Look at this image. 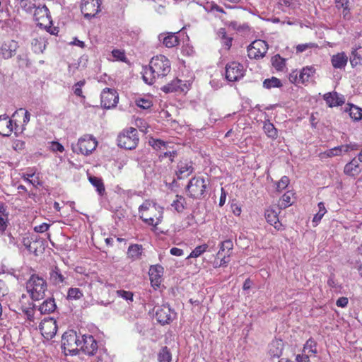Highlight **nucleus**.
Returning <instances> with one entry per match:
<instances>
[{
  "label": "nucleus",
  "mask_w": 362,
  "mask_h": 362,
  "mask_svg": "<svg viewBox=\"0 0 362 362\" xmlns=\"http://www.w3.org/2000/svg\"><path fill=\"white\" fill-rule=\"evenodd\" d=\"M272 64L277 71H283L286 67V60L279 54H276L272 58Z\"/></svg>",
  "instance_id": "obj_42"
},
{
  "label": "nucleus",
  "mask_w": 362,
  "mask_h": 362,
  "mask_svg": "<svg viewBox=\"0 0 362 362\" xmlns=\"http://www.w3.org/2000/svg\"><path fill=\"white\" fill-rule=\"evenodd\" d=\"M175 317V313L168 305H163L156 310L155 317L163 325L170 324Z\"/></svg>",
  "instance_id": "obj_16"
},
{
  "label": "nucleus",
  "mask_w": 362,
  "mask_h": 362,
  "mask_svg": "<svg viewBox=\"0 0 362 362\" xmlns=\"http://www.w3.org/2000/svg\"><path fill=\"white\" fill-rule=\"evenodd\" d=\"M263 129L269 138L276 139L278 137V131L269 120H267L264 122Z\"/></svg>",
  "instance_id": "obj_36"
},
{
  "label": "nucleus",
  "mask_w": 362,
  "mask_h": 362,
  "mask_svg": "<svg viewBox=\"0 0 362 362\" xmlns=\"http://www.w3.org/2000/svg\"><path fill=\"white\" fill-rule=\"evenodd\" d=\"M80 349L82 351L88 355L94 356L99 350L98 342L92 335H83Z\"/></svg>",
  "instance_id": "obj_17"
},
{
  "label": "nucleus",
  "mask_w": 362,
  "mask_h": 362,
  "mask_svg": "<svg viewBox=\"0 0 362 362\" xmlns=\"http://www.w3.org/2000/svg\"><path fill=\"white\" fill-rule=\"evenodd\" d=\"M149 144L153 147L155 150H161L164 149L167 146V143L164 141L158 139L151 138L148 141Z\"/></svg>",
  "instance_id": "obj_51"
},
{
  "label": "nucleus",
  "mask_w": 362,
  "mask_h": 362,
  "mask_svg": "<svg viewBox=\"0 0 362 362\" xmlns=\"http://www.w3.org/2000/svg\"><path fill=\"white\" fill-rule=\"evenodd\" d=\"M209 245L207 244H203L197 246L191 253L187 256V259L197 258L204 254L208 249Z\"/></svg>",
  "instance_id": "obj_43"
},
{
  "label": "nucleus",
  "mask_w": 362,
  "mask_h": 362,
  "mask_svg": "<svg viewBox=\"0 0 362 362\" xmlns=\"http://www.w3.org/2000/svg\"><path fill=\"white\" fill-rule=\"evenodd\" d=\"M348 62L345 52H338L331 57V64L334 69H344Z\"/></svg>",
  "instance_id": "obj_27"
},
{
  "label": "nucleus",
  "mask_w": 362,
  "mask_h": 362,
  "mask_svg": "<svg viewBox=\"0 0 362 362\" xmlns=\"http://www.w3.org/2000/svg\"><path fill=\"white\" fill-rule=\"evenodd\" d=\"M21 7L26 12H31L33 8H36V0H21Z\"/></svg>",
  "instance_id": "obj_49"
},
{
  "label": "nucleus",
  "mask_w": 362,
  "mask_h": 362,
  "mask_svg": "<svg viewBox=\"0 0 362 362\" xmlns=\"http://www.w3.org/2000/svg\"><path fill=\"white\" fill-rule=\"evenodd\" d=\"M100 98L101 105L105 109L114 107L119 101L117 92L109 88H106L103 90Z\"/></svg>",
  "instance_id": "obj_14"
},
{
  "label": "nucleus",
  "mask_w": 362,
  "mask_h": 362,
  "mask_svg": "<svg viewBox=\"0 0 362 362\" xmlns=\"http://www.w3.org/2000/svg\"><path fill=\"white\" fill-rule=\"evenodd\" d=\"M158 37L168 48L174 47L180 43V39L175 33H161Z\"/></svg>",
  "instance_id": "obj_26"
},
{
  "label": "nucleus",
  "mask_w": 362,
  "mask_h": 362,
  "mask_svg": "<svg viewBox=\"0 0 362 362\" xmlns=\"http://www.w3.org/2000/svg\"><path fill=\"white\" fill-rule=\"evenodd\" d=\"M143 253V247L141 245L132 244L127 251V257L132 261L140 259Z\"/></svg>",
  "instance_id": "obj_30"
},
{
  "label": "nucleus",
  "mask_w": 362,
  "mask_h": 362,
  "mask_svg": "<svg viewBox=\"0 0 362 362\" xmlns=\"http://www.w3.org/2000/svg\"><path fill=\"white\" fill-rule=\"evenodd\" d=\"M8 223V216L0 217V234L2 235L6 231Z\"/></svg>",
  "instance_id": "obj_58"
},
{
  "label": "nucleus",
  "mask_w": 362,
  "mask_h": 362,
  "mask_svg": "<svg viewBox=\"0 0 362 362\" xmlns=\"http://www.w3.org/2000/svg\"><path fill=\"white\" fill-rule=\"evenodd\" d=\"M49 224L48 223H42L41 224H40L39 226H35L34 228V230L37 233H44V232H46L49 228Z\"/></svg>",
  "instance_id": "obj_60"
},
{
  "label": "nucleus",
  "mask_w": 362,
  "mask_h": 362,
  "mask_svg": "<svg viewBox=\"0 0 362 362\" xmlns=\"http://www.w3.org/2000/svg\"><path fill=\"white\" fill-rule=\"evenodd\" d=\"M317 343L312 337L308 339L303 347L301 354L296 357V362H312L317 360Z\"/></svg>",
  "instance_id": "obj_8"
},
{
  "label": "nucleus",
  "mask_w": 362,
  "mask_h": 362,
  "mask_svg": "<svg viewBox=\"0 0 362 362\" xmlns=\"http://www.w3.org/2000/svg\"><path fill=\"white\" fill-rule=\"evenodd\" d=\"M354 0H335V6L338 10H341L343 18L349 21L351 17V8Z\"/></svg>",
  "instance_id": "obj_23"
},
{
  "label": "nucleus",
  "mask_w": 362,
  "mask_h": 362,
  "mask_svg": "<svg viewBox=\"0 0 362 362\" xmlns=\"http://www.w3.org/2000/svg\"><path fill=\"white\" fill-rule=\"evenodd\" d=\"M56 308L54 300L53 298H48L40 305L39 310L42 314H49L53 313Z\"/></svg>",
  "instance_id": "obj_34"
},
{
  "label": "nucleus",
  "mask_w": 362,
  "mask_h": 362,
  "mask_svg": "<svg viewBox=\"0 0 362 362\" xmlns=\"http://www.w3.org/2000/svg\"><path fill=\"white\" fill-rule=\"evenodd\" d=\"M361 168L356 158L346 163L344 168V173L349 177H356L360 174Z\"/></svg>",
  "instance_id": "obj_29"
},
{
  "label": "nucleus",
  "mask_w": 362,
  "mask_h": 362,
  "mask_svg": "<svg viewBox=\"0 0 362 362\" xmlns=\"http://www.w3.org/2000/svg\"><path fill=\"white\" fill-rule=\"evenodd\" d=\"M100 0H82L81 10L86 18L94 17L100 11Z\"/></svg>",
  "instance_id": "obj_15"
},
{
  "label": "nucleus",
  "mask_w": 362,
  "mask_h": 362,
  "mask_svg": "<svg viewBox=\"0 0 362 362\" xmlns=\"http://www.w3.org/2000/svg\"><path fill=\"white\" fill-rule=\"evenodd\" d=\"M117 296L127 300L133 301L134 294L131 291H127L124 290H117L116 291Z\"/></svg>",
  "instance_id": "obj_56"
},
{
  "label": "nucleus",
  "mask_w": 362,
  "mask_h": 362,
  "mask_svg": "<svg viewBox=\"0 0 362 362\" xmlns=\"http://www.w3.org/2000/svg\"><path fill=\"white\" fill-rule=\"evenodd\" d=\"M18 117H23V121L21 123V126L23 127L29 122L30 114L28 110H25L23 108H20L19 110H16L13 115V118L15 120L16 128L18 127L16 124Z\"/></svg>",
  "instance_id": "obj_33"
},
{
  "label": "nucleus",
  "mask_w": 362,
  "mask_h": 362,
  "mask_svg": "<svg viewBox=\"0 0 362 362\" xmlns=\"http://www.w3.org/2000/svg\"><path fill=\"white\" fill-rule=\"evenodd\" d=\"M316 69L313 66H306L300 71L297 69L291 71L288 75V80L291 83L307 85L310 78L315 74Z\"/></svg>",
  "instance_id": "obj_9"
},
{
  "label": "nucleus",
  "mask_w": 362,
  "mask_h": 362,
  "mask_svg": "<svg viewBox=\"0 0 362 362\" xmlns=\"http://www.w3.org/2000/svg\"><path fill=\"white\" fill-rule=\"evenodd\" d=\"M88 180L96 188V190L99 194L103 195L105 189L102 179L95 176H90L89 177Z\"/></svg>",
  "instance_id": "obj_41"
},
{
  "label": "nucleus",
  "mask_w": 362,
  "mask_h": 362,
  "mask_svg": "<svg viewBox=\"0 0 362 362\" xmlns=\"http://www.w3.org/2000/svg\"><path fill=\"white\" fill-rule=\"evenodd\" d=\"M139 216L144 223L156 228L163 221V207L146 199L139 207Z\"/></svg>",
  "instance_id": "obj_2"
},
{
  "label": "nucleus",
  "mask_w": 362,
  "mask_h": 362,
  "mask_svg": "<svg viewBox=\"0 0 362 362\" xmlns=\"http://www.w3.org/2000/svg\"><path fill=\"white\" fill-rule=\"evenodd\" d=\"M39 329L45 339H52L57 331V322L52 317L45 318L40 323Z\"/></svg>",
  "instance_id": "obj_13"
},
{
  "label": "nucleus",
  "mask_w": 362,
  "mask_h": 362,
  "mask_svg": "<svg viewBox=\"0 0 362 362\" xmlns=\"http://www.w3.org/2000/svg\"><path fill=\"white\" fill-rule=\"evenodd\" d=\"M290 182V180L287 176H283L281 180L276 183V189L281 192L286 189Z\"/></svg>",
  "instance_id": "obj_54"
},
{
  "label": "nucleus",
  "mask_w": 362,
  "mask_h": 362,
  "mask_svg": "<svg viewBox=\"0 0 362 362\" xmlns=\"http://www.w3.org/2000/svg\"><path fill=\"white\" fill-rule=\"evenodd\" d=\"M164 272L163 267L160 264L152 265L150 267L148 274L151 286L155 288H159Z\"/></svg>",
  "instance_id": "obj_21"
},
{
  "label": "nucleus",
  "mask_w": 362,
  "mask_h": 362,
  "mask_svg": "<svg viewBox=\"0 0 362 362\" xmlns=\"http://www.w3.org/2000/svg\"><path fill=\"white\" fill-rule=\"evenodd\" d=\"M26 288L33 300H40L45 296L47 284L42 277L33 274L26 283Z\"/></svg>",
  "instance_id": "obj_3"
},
{
  "label": "nucleus",
  "mask_w": 362,
  "mask_h": 362,
  "mask_svg": "<svg viewBox=\"0 0 362 362\" xmlns=\"http://www.w3.org/2000/svg\"><path fill=\"white\" fill-rule=\"evenodd\" d=\"M176 155H177V153L175 151H168V152H165L163 155H160V158H163L168 157L170 162H173L174 160V158Z\"/></svg>",
  "instance_id": "obj_61"
},
{
  "label": "nucleus",
  "mask_w": 362,
  "mask_h": 362,
  "mask_svg": "<svg viewBox=\"0 0 362 362\" xmlns=\"http://www.w3.org/2000/svg\"><path fill=\"white\" fill-rule=\"evenodd\" d=\"M209 183V180L203 177H193L186 187L187 194L193 199L204 197Z\"/></svg>",
  "instance_id": "obj_4"
},
{
  "label": "nucleus",
  "mask_w": 362,
  "mask_h": 362,
  "mask_svg": "<svg viewBox=\"0 0 362 362\" xmlns=\"http://www.w3.org/2000/svg\"><path fill=\"white\" fill-rule=\"evenodd\" d=\"M348 303H349V300H348L347 298H346V297H341V298L337 299V300L336 302V305L338 307L344 308V307H346Z\"/></svg>",
  "instance_id": "obj_62"
},
{
  "label": "nucleus",
  "mask_w": 362,
  "mask_h": 362,
  "mask_svg": "<svg viewBox=\"0 0 362 362\" xmlns=\"http://www.w3.org/2000/svg\"><path fill=\"white\" fill-rule=\"evenodd\" d=\"M340 149L338 148V146L334 147L331 149H329L323 153H320V157L322 158H331L333 156H340Z\"/></svg>",
  "instance_id": "obj_53"
},
{
  "label": "nucleus",
  "mask_w": 362,
  "mask_h": 362,
  "mask_svg": "<svg viewBox=\"0 0 362 362\" xmlns=\"http://www.w3.org/2000/svg\"><path fill=\"white\" fill-rule=\"evenodd\" d=\"M226 78L228 81L234 82L241 79L245 74V69L240 63L231 62L226 65Z\"/></svg>",
  "instance_id": "obj_11"
},
{
  "label": "nucleus",
  "mask_w": 362,
  "mask_h": 362,
  "mask_svg": "<svg viewBox=\"0 0 362 362\" xmlns=\"http://www.w3.org/2000/svg\"><path fill=\"white\" fill-rule=\"evenodd\" d=\"M47 42L45 37L38 36L34 38L31 42L32 49L35 53H42L46 47Z\"/></svg>",
  "instance_id": "obj_31"
},
{
  "label": "nucleus",
  "mask_w": 362,
  "mask_h": 362,
  "mask_svg": "<svg viewBox=\"0 0 362 362\" xmlns=\"http://www.w3.org/2000/svg\"><path fill=\"white\" fill-rule=\"evenodd\" d=\"M49 276L50 280L55 285H59L65 283L66 278L57 266H55L49 272Z\"/></svg>",
  "instance_id": "obj_32"
},
{
  "label": "nucleus",
  "mask_w": 362,
  "mask_h": 362,
  "mask_svg": "<svg viewBox=\"0 0 362 362\" xmlns=\"http://www.w3.org/2000/svg\"><path fill=\"white\" fill-rule=\"evenodd\" d=\"M81 341L76 332L69 331L64 333L62 337V348L66 355H74L78 351Z\"/></svg>",
  "instance_id": "obj_7"
},
{
  "label": "nucleus",
  "mask_w": 362,
  "mask_h": 362,
  "mask_svg": "<svg viewBox=\"0 0 362 362\" xmlns=\"http://www.w3.org/2000/svg\"><path fill=\"white\" fill-rule=\"evenodd\" d=\"M283 84L280 79L276 77L272 76L269 78H266L263 81V87L267 89H271L272 88H281Z\"/></svg>",
  "instance_id": "obj_39"
},
{
  "label": "nucleus",
  "mask_w": 362,
  "mask_h": 362,
  "mask_svg": "<svg viewBox=\"0 0 362 362\" xmlns=\"http://www.w3.org/2000/svg\"><path fill=\"white\" fill-rule=\"evenodd\" d=\"M194 172V168L191 161H180L176 172L178 179L188 177Z\"/></svg>",
  "instance_id": "obj_25"
},
{
  "label": "nucleus",
  "mask_w": 362,
  "mask_h": 362,
  "mask_svg": "<svg viewBox=\"0 0 362 362\" xmlns=\"http://www.w3.org/2000/svg\"><path fill=\"white\" fill-rule=\"evenodd\" d=\"M83 296V291L79 288H70L67 292V299L79 300Z\"/></svg>",
  "instance_id": "obj_45"
},
{
  "label": "nucleus",
  "mask_w": 362,
  "mask_h": 362,
  "mask_svg": "<svg viewBox=\"0 0 362 362\" xmlns=\"http://www.w3.org/2000/svg\"><path fill=\"white\" fill-rule=\"evenodd\" d=\"M172 356L168 348L163 347L158 355V362H170Z\"/></svg>",
  "instance_id": "obj_44"
},
{
  "label": "nucleus",
  "mask_w": 362,
  "mask_h": 362,
  "mask_svg": "<svg viewBox=\"0 0 362 362\" xmlns=\"http://www.w3.org/2000/svg\"><path fill=\"white\" fill-rule=\"evenodd\" d=\"M318 206V211L317 213L314 216L313 218V223H314L313 226H316L321 221L324 215L327 213V209L325 206V204L322 202H320L317 204Z\"/></svg>",
  "instance_id": "obj_40"
},
{
  "label": "nucleus",
  "mask_w": 362,
  "mask_h": 362,
  "mask_svg": "<svg viewBox=\"0 0 362 362\" xmlns=\"http://www.w3.org/2000/svg\"><path fill=\"white\" fill-rule=\"evenodd\" d=\"M362 62L361 56L358 53L357 49H354L351 51L350 57L351 66L354 68L358 65L361 64Z\"/></svg>",
  "instance_id": "obj_50"
},
{
  "label": "nucleus",
  "mask_w": 362,
  "mask_h": 362,
  "mask_svg": "<svg viewBox=\"0 0 362 362\" xmlns=\"http://www.w3.org/2000/svg\"><path fill=\"white\" fill-rule=\"evenodd\" d=\"M85 80L77 82L74 87V93L76 95L84 98L85 96L83 95L82 87L85 85Z\"/></svg>",
  "instance_id": "obj_55"
},
{
  "label": "nucleus",
  "mask_w": 362,
  "mask_h": 362,
  "mask_svg": "<svg viewBox=\"0 0 362 362\" xmlns=\"http://www.w3.org/2000/svg\"><path fill=\"white\" fill-rule=\"evenodd\" d=\"M218 35L221 38V43L226 49L229 50L232 46L233 37L228 36L224 28H221L218 31Z\"/></svg>",
  "instance_id": "obj_37"
},
{
  "label": "nucleus",
  "mask_w": 362,
  "mask_h": 362,
  "mask_svg": "<svg viewBox=\"0 0 362 362\" xmlns=\"http://www.w3.org/2000/svg\"><path fill=\"white\" fill-rule=\"evenodd\" d=\"M218 257H221L219 267H226L229 262V257H227V254L222 253V255Z\"/></svg>",
  "instance_id": "obj_63"
},
{
  "label": "nucleus",
  "mask_w": 362,
  "mask_h": 362,
  "mask_svg": "<svg viewBox=\"0 0 362 362\" xmlns=\"http://www.w3.org/2000/svg\"><path fill=\"white\" fill-rule=\"evenodd\" d=\"M291 195L292 193L290 192H287L286 193L284 194L283 196L281 197L279 202V209H286L290 205H291Z\"/></svg>",
  "instance_id": "obj_48"
},
{
  "label": "nucleus",
  "mask_w": 362,
  "mask_h": 362,
  "mask_svg": "<svg viewBox=\"0 0 362 362\" xmlns=\"http://www.w3.org/2000/svg\"><path fill=\"white\" fill-rule=\"evenodd\" d=\"M170 253L174 256H182L183 255V250L177 247H172L170 250Z\"/></svg>",
  "instance_id": "obj_64"
},
{
  "label": "nucleus",
  "mask_w": 362,
  "mask_h": 362,
  "mask_svg": "<svg viewBox=\"0 0 362 362\" xmlns=\"http://www.w3.org/2000/svg\"><path fill=\"white\" fill-rule=\"evenodd\" d=\"M171 71L170 60L164 55L159 54L152 57L148 67L144 69L142 77L146 83L153 84L156 80L163 79Z\"/></svg>",
  "instance_id": "obj_1"
},
{
  "label": "nucleus",
  "mask_w": 362,
  "mask_h": 362,
  "mask_svg": "<svg viewBox=\"0 0 362 362\" xmlns=\"http://www.w3.org/2000/svg\"><path fill=\"white\" fill-rule=\"evenodd\" d=\"M15 121L7 115H0V134L4 136H8L13 132L14 127L13 122Z\"/></svg>",
  "instance_id": "obj_22"
},
{
  "label": "nucleus",
  "mask_w": 362,
  "mask_h": 362,
  "mask_svg": "<svg viewBox=\"0 0 362 362\" xmlns=\"http://www.w3.org/2000/svg\"><path fill=\"white\" fill-rule=\"evenodd\" d=\"M190 84L187 81H182L180 79L175 78L171 81L170 83L163 86L161 90L165 93L174 92H186L189 90Z\"/></svg>",
  "instance_id": "obj_19"
},
{
  "label": "nucleus",
  "mask_w": 362,
  "mask_h": 362,
  "mask_svg": "<svg viewBox=\"0 0 362 362\" xmlns=\"http://www.w3.org/2000/svg\"><path fill=\"white\" fill-rule=\"evenodd\" d=\"M136 104L142 109H149L153 105L152 100L148 98H139L136 100Z\"/></svg>",
  "instance_id": "obj_52"
},
{
  "label": "nucleus",
  "mask_w": 362,
  "mask_h": 362,
  "mask_svg": "<svg viewBox=\"0 0 362 362\" xmlns=\"http://www.w3.org/2000/svg\"><path fill=\"white\" fill-rule=\"evenodd\" d=\"M139 141L138 131L134 127L123 129L117 136V145L127 150L136 148Z\"/></svg>",
  "instance_id": "obj_5"
},
{
  "label": "nucleus",
  "mask_w": 362,
  "mask_h": 362,
  "mask_svg": "<svg viewBox=\"0 0 362 362\" xmlns=\"http://www.w3.org/2000/svg\"><path fill=\"white\" fill-rule=\"evenodd\" d=\"M19 47L18 42L14 40H8L0 44V57L8 59L11 58Z\"/></svg>",
  "instance_id": "obj_20"
},
{
  "label": "nucleus",
  "mask_w": 362,
  "mask_h": 362,
  "mask_svg": "<svg viewBox=\"0 0 362 362\" xmlns=\"http://www.w3.org/2000/svg\"><path fill=\"white\" fill-rule=\"evenodd\" d=\"M315 46L313 43H305V44H300L296 46V52H303L309 48H313Z\"/></svg>",
  "instance_id": "obj_59"
},
{
  "label": "nucleus",
  "mask_w": 362,
  "mask_h": 362,
  "mask_svg": "<svg viewBox=\"0 0 362 362\" xmlns=\"http://www.w3.org/2000/svg\"><path fill=\"white\" fill-rule=\"evenodd\" d=\"M98 141L92 135L85 134L76 144H72V151L77 154L88 156L96 148Z\"/></svg>",
  "instance_id": "obj_6"
},
{
  "label": "nucleus",
  "mask_w": 362,
  "mask_h": 362,
  "mask_svg": "<svg viewBox=\"0 0 362 362\" xmlns=\"http://www.w3.org/2000/svg\"><path fill=\"white\" fill-rule=\"evenodd\" d=\"M233 247V243L230 240H226L221 243L220 249L217 253V256L222 255V253L227 254L229 257L231 254V250Z\"/></svg>",
  "instance_id": "obj_38"
},
{
  "label": "nucleus",
  "mask_w": 362,
  "mask_h": 362,
  "mask_svg": "<svg viewBox=\"0 0 362 362\" xmlns=\"http://www.w3.org/2000/svg\"><path fill=\"white\" fill-rule=\"evenodd\" d=\"M284 344L281 339H275L269 345V354L272 357H280L282 355Z\"/></svg>",
  "instance_id": "obj_28"
},
{
  "label": "nucleus",
  "mask_w": 362,
  "mask_h": 362,
  "mask_svg": "<svg viewBox=\"0 0 362 362\" xmlns=\"http://www.w3.org/2000/svg\"><path fill=\"white\" fill-rule=\"evenodd\" d=\"M95 355L96 357L93 362H108L110 356L106 349H99Z\"/></svg>",
  "instance_id": "obj_47"
},
{
  "label": "nucleus",
  "mask_w": 362,
  "mask_h": 362,
  "mask_svg": "<svg viewBox=\"0 0 362 362\" xmlns=\"http://www.w3.org/2000/svg\"><path fill=\"white\" fill-rule=\"evenodd\" d=\"M112 54L117 60L124 62L126 59L125 52L124 50L115 49L112 51Z\"/></svg>",
  "instance_id": "obj_57"
},
{
  "label": "nucleus",
  "mask_w": 362,
  "mask_h": 362,
  "mask_svg": "<svg viewBox=\"0 0 362 362\" xmlns=\"http://www.w3.org/2000/svg\"><path fill=\"white\" fill-rule=\"evenodd\" d=\"M349 112L351 118L354 121H359L362 119V110L358 107L351 105Z\"/></svg>",
  "instance_id": "obj_46"
},
{
  "label": "nucleus",
  "mask_w": 362,
  "mask_h": 362,
  "mask_svg": "<svg viewBox=\"0 0 362 362\" xmlns=\"http://www.w3.org/2000/svg\"><path fill=\"white\" fill-rule=\"evenodd\" d=\"M34 20L37 26L47 28L52 25V18L47 7L37 6L34 13Z\"/></svg>",
  "instance_id": "obj_12"
},
{
  "label": "nucleus",
  "mask_w": 362,
  "mask_h": 362,
  "mask_svg": "<svg viewBox=\"0 0 362 362\" xmlns=\"http://www.w3.org/2000/svg\"><path fill=\"white\" fill-rule=\"evenodd\" d=\"M268 50V45L264 40H256L247 47V56L250 59H259L264 57Z\"/></svg>",
  "instance_id": "obj_10"
},
{
  "label": "nucleus",
  "mask_w": 362,
  "mask_h": 362,
  "mask_svg": "<svg viewBox=\"0 0 362 362\" xmlns=\"http://www.w3.org/2000/svg\"><path fill=\"white\" fill-rule=\"evenodd\" d=\"M323 99L329 107L341 106L344 103V96L334 91L325 93Z\"/></svg>",
  "instance_id": "obj_24"
},
{
  "label": "nucleus",
  "mask_w": 362,
  "mask_h": 362,
  "mask_svg": "<svg viewBox=\"0 0 362 362\" xmlns=\"http://www.w3.org/2000/svg\"><path fill=\"white\" fill-rule=\"evenodd\" d=\"M281 209L279 207L274 209L269 207L265 210L264 216L266 221L277 230H283L284 227L279 219V214Z\"/></svg>",
  "instance_id": "obj_18"
},
{
  "label": "nucleus",
  "mask_w": 362,
  "mask_h": 362,
  "mask_svg": "<svg viewBox=\"0 0 362 362\" xmlns=\"http://www.w3.org/2000/svg\"><path fill=\"white\" fill-rule=\"evenodd\" d=\"M186 199L183 196L177 194L171 203V206L178 213H182L186 206Z\"/></svg>",
  "instance_id": "obj_35"
}]
</instances>
